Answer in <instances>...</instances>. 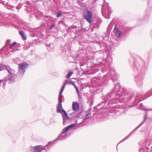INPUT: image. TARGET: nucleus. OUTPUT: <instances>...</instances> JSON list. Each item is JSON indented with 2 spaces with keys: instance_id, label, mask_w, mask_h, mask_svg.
<instances>
[{
  "instance_id": "1",
  "label": "nucleus",
  "mask_w": 152,
  "mask_h": 152,
  "mask_svg": "<svg viewBox=\"0 0 152 152\" xmlns=\"http://www.w3.org/2000/svg\"><path fill=\"white\" fill-rule=\"evenodd\" d=\"M93 13L89 11L88 10L85 11L84 17L86 20L89 23H90L92 18Z\"/></svg>"
},
{
  "instance_id": "2",
  "label": "nucleus",
  "mask_w": 152,
  "mask_h": 152,
  "mask_svg": "<svg viewBox=\"0 0 152 152\" xmlns=\"http://www.w3.org/2000/svg\"><path fill=\"white\" fill-rule=\"evenodd\" d=\"M50 142H49L47 145L44 146L42 145L35 146L33 148V152H41L42 150H45L47 146H48Z\"/></svg>"
},
{
  "instance_id": "3",
  "label": "nucleus",
  "mask_w": 152,
  "mask_h": 152,
  "mask_svg": "<svg viewBox=\"0 0 152 152\" xmlns=\"http://www.w3.org/2000/svg\"><path fill=\"white\" fill-rule=\"evenodd\" d=\"M18 65L19 66L18 68L19 71H20L21 70H22L23 71V73L25 72L24 69L26 68L28 66V64L24 63L19 64Z\"/></svg>"
},
{
  "instance_id": "4",
  "label": "nucleus",
  "mask_w": 152,
  "mask_h": 152,
  "mask_svg": "<svg viewBox=\"0 0 152 152\" xmlns=\"http://www.w3.org/2000/svg\"><path fill=\"white\" fill-rule=\"evenodd\" d=\"M114 32L115 35L117 37H120L121 34V33L119 31L118 28L116 27H115L114 28Z\"/></svg>"
},
{
  "instance_id": "5",
  "label": "nucleus",
  "mask_w": 152,
  "mask_h": 152,
  "mask_svg": "<svg viewBox=\"0 0 152 152\" xmlns=\"http://www.w3.org/2000/svg\"><path fill=\"white\" fill-rule=\"evenodd\" d=\"M8 80L9 81V83H13L15 81V79L13 78L12 73H10L8 75Z\"/></svg>"
},
{
  "instance_id": "6",
  "label": "nucleus",
  "mask_w": 152,
  "mask_h": 152,
  "mask_svg": "<svg viewBox=\"0 0 152 152\" xmlns=\"http://www.w3.org/2000/svg\"><path fill=\"white\" fill-rule=\"evenodd\" d=\"M79 104L78 103L74 102L73 103L72 107L73 110L76 111L79 108Z\"/></svg>"
},
{
  "instance_id": "7",
  "label": "nucleus",
  "mask_w": 152,
  "mask_h": 152,
  "mask_svg": "<svg viewBox=\"0 0 152 152\" xmlns=\"http://www.w3.org/2000/svg\"><path fill=\"white\" fill-rule=\"evenodd\" d=\"M72 81L70 80H66L65 81V83H64V85L63 86L61 90L60 93V94L61 95L62 94L63 92L64 89L65 88V85L67 84H71Z\"/></svg>"
},
{
  "instance_id": "8",
  "label": "nucleus",
  "mask_w": 152,
  "mask_h": 152,
  "mask_svg": "<svg viewBox=\"0 0 152 152\" xmlns=\"http://www.w3.org/2000/svg\"><path fill=\"white\" fill-rule=\"evenodd\" d=\"M75 125V124H71L70 125H69L66 127L64 128L63 129V133H66L67 130L70 128L72 127L73 126H74Z\"/></svg>"
},
{
  "instance_id": "9",
  "label": "nucleus",
  "mask_w": 152,
  "mask_h": 152,
  "mask_svg": "<svg viewBox=\"0 0 152 152\" xmlns=\"http://www.w3.org/2000/svg\"><path fill=\"white\" fill-rule=\"evenodd\" d=\"M19 33L20 35L21 36L22 38H23L24 40H26L27 37L25 36L24 33L23 31H19Z\"/></svg>"
},
{
  "instance_id": "10",
  "label": "nucleus",
  "mask_w": 152,
  "mask_h": 152,
  "mask_svg": "<svg viewBox=\"0 0 152 152\" xmlns=\"http://www.w3.org/2000/svg\"><path fill=\"white\" fill-rule=\"evenodd\" d=\"M62 112L64 113V115H63V117H64L66 119H69L67 114L66 113V112L63 109L62 110Z\"/></svg>"
},
{
  "instance_id": "11",
  "label": "nucleus",
  "mask_w": 152,
  "mask_h": 152,
  "mask_svg": "<svg viewBox=\"0 0 152 152\" xmlns=\"http://www.w3.org/2000/svg\"><path fill=\"white\" fill-rule=\"evenodd\" d=\"M16 44L17 43L16 42H14L13 43L11 44L9 48L10 49H12L14 46H15Z\"/></svg>"
},
{
  "instance_id": "12",
  "label": "nucleus",
  "mask_w": 152,
  "mask_h": 152,
  "mask_svg": "<svg viewBox=\"0 0 152 152\" xmlns=\"http://www.w3.org/2000/svg\"><path fill=\"white\" fill-rule=\"evenodd\" d=\"M6 69L8 71L9 73H12V71L11 69L9 66H6Z\"/></svg>"
},
{
  "instance_id": "13",
  "label": "nucleus",
  "mask_w": 152,
  "mask_h": 152,
  "mask_svg": "<svg viewBox=\"0 0 152 152\" xmlns=\"http://www.w3.org/2000/svg\"><path fill=\"white\" fill-rule=\"evenodd\" d=\"M62 109V107H57V112L58 113H61V112L62 111V110H61Z\"/></svg>"
},
{
  "instance_id": "14",
  "label": "nucleus",
  "mask_w": 152,
  "mask_h": 152,
  "mask_svg": "<svg viewBox=\"0 0 152 152\" xmlns=\"http://www.w3.org/2000/svg\"><path fill=\"white\" fill-rule=\"evenodd\" d=\"M73 74V72H70L68 73V74L66 76V77L67 78H69L70 76Z\"/></svg>"
},
{
  "instance_id": "15",
  "label": "nucleus",
  "mask_w": 152,
  "mask_h": 152,
  "mask_svg": "<svg viewBox=\"0 0 152 152\" xmlns=\"http://www.w3.org/2000/svg\"><path fill=\"white\" fill-rule=\"evenodd\" d=\"M91 115V113H89L86 115L85 117V119H87L89 117H90Z\"/></svg>"
},
{
  "instance_id": "16",
  "label": "nucleus",
  "mask_w": 152,
  "mask_h": 152,
  "mask_svg": "<svg viewBox=\"0 0 152 152\" xmlns=\"http://www.w3.org/2000/svg\"><path fill=\"white\" fill-rule=\"evenodd\" d=\"M61 11H59L57 13V17L61 16Z\"/></svg>"
},
{
  "instance_id": "17",
  "label": "nucleus",
  "mask_w": 152,
  "mask_h": 152,
  "mask_svg": "<svg viewBox=\"0 0 152 152\" xmlns=\"http://www.w3.org/2000/svg\"><path fill=\"white\" fill-rule=\"evenodd\" d=\"M2 67H3V65H0V71H1L3 70Z\"/></svg>"
},
{
  "instance_id": "18",
  "label": "nucleus",
  "mask_w": 152,
  "mask_h": 152,
  "mask_svg": "<svg viewBox=\"0 0 152 152\" xmlns=\"http://www.w3.org/2000/svg\"><path fill=\"white\" fill-rule=\"evenodd\" d=\"M58 107H62L61 103H59V105Z\"/></svg>"
},
{
  "instance_id": "19",
  "label": "nucleus",
  "mask_w": 152,
  "mask_h": 152,
  "mask_svg": "<svg viewBox=\"0 0 152 152\" xmlns=\"http://www.w3.org/2000/svg\"><path fill=\"white\" fill-rule=\"evenodd\" d=\"M62 102V99L60 97L59 98V103Z\"/></svg>"
},
{
  "instance_id": "20",
  "label": "nucleus",
  "mask_w": 152,
  "mask_h": 152,
  "mask_svg": "<svg viewBox=\"0 0 152 152\" xmlns=\"http://www.w3.org/2000/svg\"><path fill=\"white\" fill-rule=\"evenodd\" d=\"M55 26V25L54 24H52L50 27V29H51L52 28Z\"/></svg>"
},
{
  "instance_id": "21",
  "label": "nucleus",
  "mask_w": 152,
  "mask_h": 152,
  "mask_svg": "<svg viewBox=\"0 0 152 152\" xmlns=\"http://www.w3.org/2000/svg\"><path fill=\"white\" fill-rule=\"evenodd\" d=\"M71 84H72V85H74L75 84V83H74V82H72V81L71 83Z\"/></svg>"
},
{
  "instance_id": "22",
  "label": "nucleus",
  "mask_w": 152,
  "mask_h": 152,
  "mask_svg": "<svg viewBox=\"0 0 152 152\" xmlns=\"http://www.w3.org/2000/svg\"><path fill=\"white\" fill-rule=\"evenodd\" d=\"M7 42H8V43H9L10 42V40H7Z\"/></svg>"
},
{
  "instance_id": "23",
  "label": "nucleus",
  "mask_w": 152,
  "mask_h": 152,
  "mask_svg": "<svg viewBox=\"0 0 152 152\" xmlns=\"http://www.w3.org/2000/svg\"><path fill=\"white\" fill-rule=\"evenodd\" d=\"M74 86L75 87V88H76V87H77L75 84L74 85Z\"/></svg>"
},
{
  "instance_id": "24",
  "label": "nucleus",
  "mask_w": 152,
  "mask_h": 152,
  "mask_svg": "<svg viewBox=\"0 0 152 152\" xmlns=\"http://www.w3.org/2000/svg\"><path fill=\"white\" fill-rule=\"evenodd\" d=\"M76 91H77V93H78L79 92V91H78V89L77 90H76Z\"/></svg>"
},
{
  "instance_id": "25",
  "label": "nucleus",
  "mask_w": 152,
  "mask_h": 152,
  "mask_svg": "<svg viewBox=\"0 0 152 152\" xmlns=\"http://www.w3.org/2000/svg\"><path fill=\"white\" fill-rule=\"evenodd\" d=\"M75 88V89H76V90H77V89H78V88H77V87H76V88Z\"/></svg>"
},
{
  "instance_id": "26",
  "label": "nucleus",
  "mask_w": 152,
  "mask_h": 152,
  "mask_svg": "<svg viewBox=\"0 0 152 152\" xmlns=\"http://www.w3.org/2000/svg\"><path fill=\"white\" fill-rule=\"evenodd\" d=\"M2 81V80H0V83H1Z\"/></svg>"
}]
</instances>
